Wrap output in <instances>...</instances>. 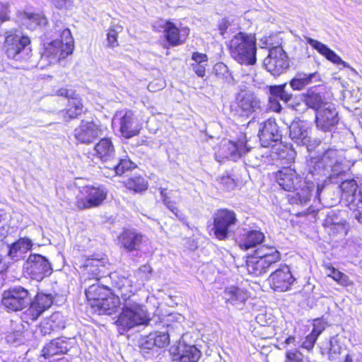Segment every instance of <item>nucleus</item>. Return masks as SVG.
I'll use <instances>...</instances> for the list:
<instances>
[{"label":"nucleus","instance_id":"nucleus-1","mask_svg":"<svg viewBox=\"0 0 362 362\" xmlns=\"http://www.w3.org/2000/svg\"><path fill=\"white\" fill-rule=\"evenodd\" d=\"M279 185L285 191H296V196L291 198L293 204H305L310 199L315 188V183L308 177L304 181L294 168L284 167L276 173Z\"/></svg>","mask_w":362,"mask_h":362},{"label":"nucleus","instance_id":"nucleus-2","mask_svg":"<svg viewBox=\"0 0 362 362\" xmlns=\"http://www.w3.org/2000/svg\"><path fill=\"white\" fill-rule=\"evenodd\" d=\"M95 156L101 161L107 163L103 173L106 177L121 175L126 171L134 168V163L127 158H115V147L112 141L103 138L94 147Z\"/></svg>","mask_w":362,"mask_h":362},{"label":"nucleus","instance_id":"nucleus-3","mask_svg":"<svg viewBox=\"0 0 362 362\" xmlns=\"http://www.w3.org/2000/svg\"><path fill=\"white\" fill-rule=\"evenodd\" d=\"M230 55L237 62L245 65L256 63V39L242 32L234 35L228 43Z\"/></svg>","mask_w":362,"mask_h":362},{"label":"nucleus","instance_id":"nucleus-4","mask_svg":"<svg viewBox=\"0 0 362 362\" xmlns=\"http://www.w3.org/2000/svg\"><path fill=\"white\" fill-rule=\"evenodd\" d=\"M30 39L18 30L4 33V49L8 58L18 62H27L31 57Z\"/></svg>","mask_w":362,"mask_h":362},{"label":"nucleus","instance_id":"nucleus-5","mask_svg":"<svg viewBox=\"0 0 362 362\" xmlns=\"http://www.w3.org/2000/svg\"><path fill=\"white\" fill-rule=\"evenodd\" d=\"M148 320L146 310L144 307L132 300L124 304L122 312L115 322L119 332L123 334L124 332L135 326L144 325Z\"/></svg>","mask_w":362,"mask_h":362},{"label":"nucleus","instance_id":"nucleus-6","mask_svg":"<svg viewBox=\"0 0 362 362\" xmlns=\"http://www.w3.org/2000/svg\"><path fill=\"white\" fill-rule=\"evenodd\" d=\"M56 31L59 33L60 39H56L45 47L43 56L51 57L54 61H59L66 58L73 52L74 38L68 28L56 25Z\"/></svg>","mask_w":362,"mask_h":362},{"label":"nucleus","instance_id":"nucleus-7","mask_svg":"<svg viewBox=\"0 0 362 362\" xmlns=\"http://www.w3.org/2000/svg\"><path fill=\"white\" fill-rule=\"evenodd\" d=\"M107 195V191L103 186H84L76 196V205L80 210L95 208L102 204Z\"/></svg>","mask_w":362,"mask_h":362},{"label":"nucleus","instance_id":"nucleus-8","mask_svg":"<svg viewBox=\"0 0 362 362\" xmlns=\"http://www.w3.org/2000/svg\"><path fill=\"white\" fill-rule=\"evenodd\" d=\"M112 124L118 126L122 136L127 139L137 135L141 129L138 118L130 110L117 111L112 119Z\"/></svg>","mask_w":362,"mask_h":362},{"label":"nucleus","instance_id":"nucleus-9","mask_svg":"<svg viewBox=\"0 0 362 362\" xmlns=\"http://www.w3.org/2000/svg\"><path fill=\"white\" fill-rule=\"evenodd\" d=\"M237 218L233 211L227 209L218 210L214 218V235L220 240H226L233 232Z\"/></svg>","mask_w":362,"mask_h":362},{"label":"nucleus","instance_id":"nucleus-10","mask_svg":"<svg viewBox=\"0 0 362 362\" xmlns=\"http://www.w3.org/2000/svg\"><path fill=\"white\" fill-rule=\"evenodd\" d=\"M335 149H328L321 156L312 158L309 162V170L312 177L315 175L329 176V168L339 160Z\"/></svg>","mask_w":362,"mask_h":362},{"label":"nucleus","instance_id":"nucleus-11","mask_svg":"<svg viewBox=\"0 0 362 362\" xmlns=\"http://www.w3.org/2000/svg\"><path fill=\"white\" fill-rule=\"evenodd\" d=\"M24 269L30 277L37 281H42L52 273V267L48 260L43 256L33 254L28 258Z\"/></svg>","mask_w":362,"mask_h":362},{"label":"nucleus","instance_id":"nucleus-12","mask_svg":"<svg viewBox=\"0 0 362 362\" xmlns=\"http://www.w3.org/2000/svg\"><path fill=\"white\" fill-rule=\"evenodd\" d=\"M2 305L11 311L21 310L30 303L28 291L21 286H16L3 293Z\"/></svg>","mask_w":362,"mask_h":362},{"label":"nucleus","instance_id":"nucleus-13","mask_svg":"<svg viewBox=\"0 0 362 362\" xmlns=\"http://www.w3.org/2000/svg\"><path fill=\"white\" fill-rule=\"evenodd\" d=\"M264 63L267 71L274 76L281 74L289 66L287 54L280 46L269 49Z\"/></svg>","mask_w":362,"mask_h":362},{"label":"nucleus","instance_id":"nucleus-14","mask_svg":"<svg viewBox=\"0 0 362 362\" xmlns=\"http://www.w3.org/2000/svg\"><path fill=\"white\" fill-rule=\"evenodd\" d=\"M238 111L243 116L249 117L253 113L262 111V102L257 96L250 91H240L235 95Z\"/></svg>","mask_w":362,"mask_h":362},{"label":"nucleus","instance_id":"nucleus-15","mask_svg":"<svg viewBox=\"0 0 362 362\" xmlns=\"http://www.w3.org/2000/svg\"><path fill=\"white\" fill-rule=\"evenodd\" d=\"M112 278L115 292L117 293V296L120 295L125 303L129 302L130 298L144 286V281L135 282L129 277L115 275Z\"/></svg>","mask_w":362,"mask_h":362},{"label":"nucleus","instance_id":"nucleus-16","mask_svg":"<svg viewBox=\"0 0 362 362\" xmlns=\"http://www.w3.org/2000/svg\"><path fill=\"white\" fill-rule=\"evenodd\" d=\"M102 134L100 127L92 120H82L74 131V138L85 144L93 142Z\"/></svg>","mask_w":362,"mask_h":362},{"label":"nucleus","instance_id":"nucleus-17","mask_svg":"<svg viewBox=\"0 0 362 362\" xmlns=\"http://www.w3.org/2000/svg\"><path fill=\"white\" fill-rule=\"evenodd\" d=\"M295 280L290 268L287 265H284L275 270L269 278L271 288L279 292L288 291Z\"/></svg>","mask_w":362,"mask_h":362},{"label":"nucleus","instance_id":"nucleus-18","mask_svg":"<svg viewBox=\"0 0 362 362\" xmlns=\"http://www.w3.org/2000/svg\"><path fill=\"white\" fill-rule=\"evenodd\" d=\"M281 255H279L275 250H272L270 255L266 257H257L251 258L247 261V272L255 276H260L266 273L268 269L274 263L279 261Z\"/></svg>","mask_w":362,"mask_h":362},{"label":"nucleus","instance_id":"nucleus-19","mask_svg":"<svg viewBox=\"0 0 362 362\" xmlns=\"http://www.w3.org/2000/svg\"><path fill=\"white\" fill-rule=\"evenodd\" d=\"M338 112L333 104H325L324 108L316 112L315 122L317 127L326 132L331 130L338 123Z\"/></svg>","mask_w":362,"mask_h":362},{"label":"nucleus","instance_id":"nucleus-20","mask_svg":"<svg viewBox=\"0 0 362 362\" xmlns=\"http://www.w3.org/2000/svg\"><path fill=\"white\" fill-rule=\"evenodd\" d=\"M259 141L263 147H269L272 143H276L281 139V134L275 120L269 119L259 125Z\"/></svg>","mask_w":362,"mask_h":362},{"label":"nucleus","instance_id":"nucleus-21","mask_svg":"<svg viewBox=\"0 0 362 362\" xmlns=\"http://www.w3.org/2000/svg\"><path fill=\"white\" fill-rule=\"evenodd\" d=\"M170 351L175 359L180 362H197L201 356L200 351L195 346L187 344L182 341H179Z\"/></svg>","mask_w":362,"mask_h":362},{"label":"nucleus","instance_id":"nucleus-22","mask_svg":"<svg viewBox=\"0 0 362 362\" xmlns=\"http://www.w3.org/2000/svg\"><path fill=\"white\" fill-rule=\"evenodd\" d=\"M53 300L54 298L51 294L37 293L27 311V315L30 317L31 320H37L43 312L51 307Z\"/></svg>","mask_w":362,"mask_h":362},{"label":"nucleus","instance_id":"nucleus-23","mask_svg":"<svg viewBox=\"0 0 362 362\" xmlns=\"http://www.w3.org/2000/svg\"><path fill=\"white\" fill-rule=\"evenodd\" d=\"M250 150L243 140H238L237 142L225 141L221 147L220 153L226 158L236 160Z\"/></svg>","mask_w":362,"mask_h":362},{"label":"nucleus","instance_id":"nucleus-24","mask_svg":"<svg viewBox=\"0 0 362 362\" xmlns=\"http://www.w3.org/2000/svg\"><path fill=\"white\" fill-rule=\"evenodd\" d=\"M165 37L172 46H177L184 43L187 39L189 29L187 27L178 28L174 23L168 21L163 27Z\"/></svg>","mask_w":362,"mask_h":362},{"label":"nucleus","instance_id":"nucleus-25","mask_svg":"<svg viewBox=\"0 0 362 362\" xmlns=\"http://www.w3.org/2000/svg\"><path fill=\"white\" fill-rule=\"evenodd\" d=\"M119 240L127 250H137L143 242V235L135 229H126L119 236Z\"/></svg>","mask_w":362,"mask_h":362},{"label":"nucleus","instance_id":"nucleus-26","mask_svg":"<svg viewBox=\"0 0 362 362\" xmlns=\"http://www.w3.org/2000/svg\"><path fill=\"white\" fill-rule=\"evenodd\" d=\"M341 197L346 202V205L351 210L356 211V202L357 199L358 184L354 179L346 180L340 185Z\"/></svg>","mask_w":362,"mask_h":362},{"label":"nucleus","instance_id":"nucleus-27","mask_svg":"<svg viewBox=\"0 0 362 362\" xmlns=\"http://www.w3.org/2000/svg\"><path fill=\"white\" fill-rule=\"evenodd\" d=\"M65 327L64 316L60 313H54L49 318L45 319L40 325L39 329L43 336L52 332L61 330Z\"/></svg>","mask_w":362,"mask_h":362},{"label":"nucleus","instance_id":"nucleus-28","mask_svg":"<svg viewBox=\"0 0 362 362\" xmlns=\"http://www.w3.org/2000/svg\"><path fill=\"white\" fill-rule=\"evenodd\" d=\"M290 138L298 145H306L310 141L307 124L303 121H294L289 127Z\"/></svg>","mask_w":362,"mask_h":362},{"label":"nucleus","instance_id":"nucleus-29","mask_svg":"<svg viewBox=\"0 0 362 362\" xmlns=\"http://www.w3.org/2000/svg\"><path fill=\"white\" fill-rule=\"evenodd\" d=\"M120 305V300L118 296H104L100 301L91 303L92 307H97L100 315H112L115 313Z\"/></svg>","mask_w":362,"mask_h":362},{"label":"nucleus","instance_id":"nucleus-30","mask_svg":"<svg viewBox=\"0 0 362 362\" xmlns=\"http://www.w3.org/2000/svg\"><path fill=\"white\" fill-rule=\"evenodd\" d=\"M307 42L329 61L335 64H341L344 67H349V64L343 61L339 55L330 49L326 45L312 38H308Z\"/></svg>","mask_w":362,"mask_h":362},{"label":"nucleus","instance_id":"nucleus-31","mask_svg":"<svg viewBox=\"0 0 362 362\" xmlns=\"http://www.w3.org/2000/svg\"><path fill=\"white\" fill-rule=\"evenodd\" d=\"M321 81L320 74L317 71L313 73L298 72L290 81V86L293 90H300L305 86Z\"/></svg>","mask_w":362,"mask_h":362},{"label":"nucleus","instance_id":"nucleus-32","mask_svg":"<svg viewBox=\"0 0 362 362\" xmlns=\"http://www.w3.org/2000/svg\"><path fill=\"white\" fill-rule=\"evenodd\" d=\"M18 19L30 30H35L37 27L44 26L47 23V20L44 15L25 11L18 13Z\"/></svg>","mask_w":362,"mask_h":362},{"label":"nucleus","instance_id":"nucleus-33","mask_svg":"<svg viewBox=\"0 0 362 362\" xmlns=\"http://www.w3.org/2000/svg\"><path fill=\"white\" fill-rule=\"evenodd\" d=\"M33 243L31 240L23 238H20L10 246L8 256L13 260L23 258L24 254L31 250Z\"/></svg>","mask_w":362,"mask_h":362},{"label":"nucleus","instance_id":"nucleus-34","mask_svg":"<svg viewBox=\"0 0 362 362\" xmlns=\"http://www.w3.org/2000/svg\"><path fill=\"white\" fill-rule=\"evenodd\" d=\"M68 349L67 341L61 338H57L47 344L42 350V353L45 358H48L54 355L65 354Z\"/></svg>","mask_w":362,"mask_h":362},{"label":"nucleus","instance_id":"nucleus-35","mask_svg":"<svg viewBox=\"0 0 362 362\" xmlns=\"http://www.w3.org/2000/svg\"><path fill=\"white\" fill-rule=\"evenodd\" d=\"M248 296L246 290L235 286L226 288L223 295L224 298L234 305L245 303Z\"/></svg>","mask_w":362,"mask_h":362},{"label":"nucleus","instance_id":"nucleus-36","mask_svg":"<svg viewBox=\"0 0 362 362\" xmlns=\"http://www.w3.org/2000/svg\"><path fill=\"white\" fill-rule=\"evenodd\" d=\"M95 281L96 283L90 285L85 292L90 305L95 303V301H100L109 292V288L107 286L100 285L98 279Z\"/></svg>","mask_w":362,"mask_h":362},{"label":"nucleus","instance_id":"nucleus-37","mask_svg":"<svg viewBox=\"0 0 362 362\" xmlns=\"http://www.w3.org/2000/svg\"><path fill=\"white\" fill-rule=\"evenodd\" d=\"M264 240V235L259 230L249 231L244 239L240 243V247L244 250L255 247Z\"/></svg>","mask_w":362,"mask_h":362},{"label":"nucleus","instance_id":"nucleus-38","mask_svg":"<svg viewBox=\"0 0 362 362\" xmlns=\"http://www.w3.org/2000/svg\"><path fill=\"white\" fill-rule=\"evenodd\" d=\"M83 104L81 99L78 97L71 98L69 100L67 108L62 112L66 120L74 119L83 112Z\"/></svg>","mask_w":362,"mask_h":362},{"label":"nucleus","instance_id":"nucleus-39","mask_svg":"<svg viewBox=\"0 0 362 362\" xmlns=\"http://www.w3.org/2000/svg\"><path fill=\"white\" fill-rule=\"evenodd\" d=\"M303 100L306 106L315 110L317 112L318 110L324 108V105L329 104L323 101L319 93L313 91H308L307 94L304 95Z\"/></svg>","mask_w":362,"mask_h":362},{"label":"nucleus","instance_id":"nucleus-40","mask_svg":"<svg viewBox=\"0 0 362 362\" xmlns=\"http://www.w3.org/2000/svg\"><path fill=\"white\" fill-rule=\"evenodd\" d=\"M215 74L223 79L226 83L230 84L236 83L232 73L230 71L228 67L223 63L220 62L215 64L214 67Z\"/></svg>","mask_w":362,"mask_h":362},{"label":"nucleus","instance_id":"nucleus-41","mask_svg":"<svg viewBox=\"0 0 362 362\" xmlns=\"http://www.w3.org/2000/svg\"><path fill=\"white\" fill-rule=\"evenodd\" d=\"M126 186L129 189L139 192L147 189L148 182L141 176H134L127 180Z\"/></svg>","mask_w":362,"mask_h":362},{"label":"nucleus","instance_id":"nucleus-42","mask_svg":"<svg viewBox=\"0 0 362 362\" xmlns=\"http://www.w3.org/2000/svg\"><path fill=\"white\" fill-rule=\"evenodd\" d=\"M153 336V343L158 348H163L170 343V338L172 337L171 328L168 326L166 332H156L151 333Z\"/></svg>","mask_w":362,"mask_h":362},{"label":"nucleus","instance_id":"nucleus-43","mask_svg":"<svg viewBox=\"0 0 362 362\" xmlns=\"http://www.w3.org/2000/svg\"><path fill=\"white\" fill-rule=\"evenodd\" d=\"M123 30V27L119 24H112L108 30L107 40L109 46L115 47L117 44V35Z\"/></svg>","mask_w":362,"mask_h":362},{"label":"nucleus","instance_id":"nucleus-44","mask_svg":"<svg viewBox=\"0 0 362 362\" xmlns=\"http://www.w3.org/2000/svg\"><path fill=\"white\" fill-rule=\"evenodd\" d=\"M160 195H161V198H162L163 204L174 214L177 215L178 213V209L176 206V204H175V202L170 200V197L168 196L166 189L164 188H160Z\"/></svg>","mask_w":362,"mask_h":362},{"label":"nucleus","instance_id":"nucleus-45","mask_svg":"<svg viewBox=\"0 0 362 362\" xmlns=\"http://www.w3.org/2000/svg\"><path fill=\"white\" fill-rule=\"evenodd\" d=\"M303 354L298 350H288L286 353L285 362H304Z\"/></svg>","mask_w":362,"mask_h":362},{"label":"nucleus","instance_id":"nucleus-46","mask_svg":"<svg viewBox=\"0 0 362 362\" xmlns=\"http://www.w3.org/2000/svg\"><path fill=\"white\" fill-rule=\"evenodd\" d=\"M332 279L343 286H347L351 283L348 276L339 272L338 269L333 274Z\"/></svg>","mask_w":362,"mask_h":362},{"label":"nucleus","instance_id":"nucleus-47","mask_svg":"<svg viewBox=\"0 0 362 362\" xmlns=\"http://www.w3.org/2000/svg\"><path fill=\"white\" fill-rule=\"evenodd\" d=\"M151 273V268L149 265H144L141 267L137 272V276L140 278V280L138 281L141 282V281H148L150 278V274Z\"/></svg>","mask_w":362,"mask_h":362},{"label":"nucleus","instance_id":"nucleus-48","mask_svg":"<svg viewBox=\"0 0 362 362\" xmlns=\"http://www.w3.org/2000/svg\"><path fill=\"white\" fill-rule=\"evenodd\" d=\"M286 86V84H284L281 86H270L269 93L271 96L269 98H272V100H274L279 99L283 90H284Z\"/></svg>","mask_w":362,"mask_h":362},{"label":"nucleus","instance_id":"nucleus-49","mask_svg":"<svg viewBox=\"0 0 362 362\" xmlns=\"http://www.w3.org/2000/svg\"><path fill=\"white\" fill-rule=\"evenodd\" d=\"M342 347L337 339L330 341L329 357L334 358V355L340 354Z\"/></svg>","mask_w":362,"mask_h":362},{"label":"nucleus","instance_id":"nucleus-50","mask_svg":"<svg viewBox=\"0 0 362 362\" xmlns=\"http://www.w3.org/2000/svg\"><path fill=\"white\" fill-rule=\"evenodd\" d=\"M317 339V337H316L313 333H310L308 334L305 341L303 342L302 347L307 349V350H311Z\"/></svg>","mask_w":362,"mask_h":362},{"label":"nucleus","instance_id":"nucleus-51","mask_svg":"<svg viewBox=\"0 0 362 362\" xmlns=\"http://www.w3.org/2000/svg\"><path fill=\"white\" fill-rule=\"evenodd\" d=\"M272 250H275L279 255H280L279 252L275 247L262 245L257 250L256 255L259 257H266V255L269 256L272 254Z\"/></svg>","mask_w":362,"mask_h":362},{"label":"nucleus","instance_id":"nucleus-52","mask_svg":"<svg viewBox=\"0 0 362 362\" xmlns=\"http://www.w3.org/2000/svg\"><path fill=\"white\" fill-rule=\"evenodd\" d=\"M57 8L67 9L72 5V0H49Z\"/></svg>","mask_w":362,"mask_h":362},{"label":"nucleus","instance_id":"nucleus-53","mask_svg":"<svg viewBox=\"0 0 362 362\" xmlns=\"http://www.w3.org/2000/svg\"><path fill=\"white\" fill-rule=\"evenodd\" d=\"M325 329V325L324 322L319 320L316 319L314 320L313 322V329L311 332L313 334H315L316 337H319V335L323 332Z\"/></svg>","mask_w":362,"mask_h":362},{"label":"nucleus","instance_id":"nucleus-54","mask_svg":"<svg viewBox=\"0 0 362 362\" xmlns=\"http://www.w3.org/2000/svg\"><path fill=\"white\" fill-rule=\"evenodd\" d=\"M9 19L8 6L3 3H0V21L1 23Z\"/></svg>","mask_w":362,"mask_h":362},{"label":"nucleus","instance_id":"nucleus-55","mask_svg":"<svg viewBox=\"0 0 362 362\" xmlns=\"http://www.w3.org/2000/svg\"><path fill=\"white\" fill-rule=\"evenodd\" d=\"M207 64H192V69L199 77H203L206 74V66Z\"/></svg>","mask_w":362,"mask_h":362},{"label":"nucleus","instance_id":"nucleus-56","mask_svg":"<svg viewBox=\"0 0 362 362\" xmlns=\"http://www.w3.org/2000/svg\"><path fill=\"white\" fill-rule=\"evenodd\" d=\"M194 64H207L208 57L205 54L194 52L192 57Z\"/></svg>","mask_w":362,"mask_h":362},{"label":"nucleus","instance_id":"nucleus-57","mask_svg":"<svg viewBox=\"0 0 362 362\" xmlns=\"http://www.w3.org/2000/svg\"><path fill=\"white\" fill-rule=\"evenodd\" d=\"M154 346H156V344H154V343H153V336H151V334L146 337L145 341L144 342H142V344L141 345V348L143 350L151 349Z\"/></svg>","mask_w":362,"mask_h":362},{"label":"nucleus","instance_id":"nucleus-58","mask_svg":"<svg viewBox=\"0 0 362 362\" xmlns=\"http://www.w3.org/2000/svg\"><path fill=\"white\" fill-rule=\"evenodd\" d=\"M57 95L62 97H65L69 98V100L71 98H74L75 93L71 90H68L66 88H60L57 91Z\"/></svg>","mask_w":362,"mask_h":362},{"label":"nucleus","instance_id":"nucleus-59","mask_svg":"<svg viewBox=\"0 0 362 362\" xmlns=\"http://www.w3.org/2000/svg\"><path fill=\"white\" fill-rule=\"evenodd\" d=\"M330 172L332 173L331 175H338L343 172V169L341 168V163L339 160V159L337 160L336 164H334L332 166H331V168H329V173Z\"/></svg>","mask_w":362,"mask_h":362},{"label":"nucleus","instance_id":"nucleus-60","mask_svg":"<svg viewBox=\"0 0 362 362\" xmlns=\"http://www.w3.org/2000/svg\"><path fill=\"white\" fill-rule=\"evenodd\" d=\"M285 152L282 151L279 154V158H287L288 160L290 162H293L295 160V155L296 153L293 150H288V151L286 153V155H284Z\"/></svg>","mask_w":362,"mask_h":362},{"label":"nucleus","instance_id":"nucleus-61","mask_svg":"<svg viewBox=\"0 0 362 362\" xmlns=\"http://www.w3.org/2000/svg\"><path fill=\"white\" fill-rule=\"evenodd\" d=\"M229 22L226 19H222L218 24V29L221 35H224L229 27Z\"/></svg>","mask_w":362,"mask_h":362},{"label":"nucleus","instance_id":"nucleus-62","mask_svg":"<svg viewBox=\"0 0 362 362\" xmlns=\"http://www.w3.org/2000/svg\"><path fill=\"white\" fill-rule=\"evenodd\" d=\"M269 102H270V108L274 111V112H280L281 107L279 104V103L277 101V100H272V98H269Z\"/></svg>","mask_w":362,"mask_h":362},{"label":"nucleus","instance_id":"nucleus-63","mask_svg":"<svg viewBox=\"0 0 362 362\" xmlns=\"http://www.w3.org/2000/svg\"><path fill=\"white\" fill-rule=\"evenodd\" d=\"M356 204V211H358L362 208V188L359 190L358 193Z\"/></svg>","mask_w":362,"mask_h":362},{"label":"nucleus","instance_id":"nucleus-64","mask_svg":"<svg viewBox=\"0 0 362 362\" xmlns=\"http://www.w3.org/2000/svg\"><path fill=\"white\" fill-rule=\"evenodd\" d=\"M279 99L284 101L285 103H288L291 99V95L288 94L285 90H284Z\"/></svg>","mask_w":362,"mask_h":362}]
</instances>
